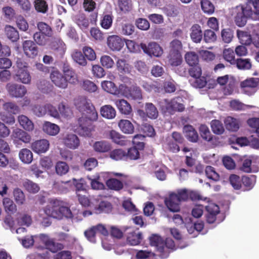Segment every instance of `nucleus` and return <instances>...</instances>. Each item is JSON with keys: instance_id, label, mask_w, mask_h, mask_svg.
<instances>
[{"instance_id": "obj_1", "label": "nucleus", "mask_w": 259, "mask_h": 259, "mask_svg": "<svg viewBox=\"0 0 259 259\" xmlns=\"http://www.w3.org/2000/svg\"><path fill=\"white\" fill-rule=\"evenodd\" d=\"M64 204V202L62 200L52 199L50 201V205L44 208V212L47 216L58 220L64 218L72 219L73 215L70 209Z\"/></svg>"}, {"instance_id": "obj_2", "label": "nucleus", "mask_w": 259, "mask_h": 259, "mask_svg": "<svg viewBox=\"0 0 259 259\" xmlns=\"http://www.w3.org/2000/svg\"><path fill=\"white\" fill-rule=\"evenodd\" d=\"M74 105L76 108L83 114H90L92 120H97L98 113L95 107L89 100L84 97H79L74 100Z\"/></svg>"}, {"instance_id": "obj_3", "label": "nucleus", "mask_w": 259, "mask_h": 259, "mask_svg": "<svg viewBox=\"0 0 259 259\" xmlns=\"http://www.w3.org/2000/svg\"><path fill=\"white\" fill-rule=\"evenodd\" d=\"M232 13L236 25L243 27L246 24L247 19L252 15V11L247 7L239 5L233 9Z\"/></svg>"}, {"instance_id": "obj_4", "label": "nucleus", "mask_w": 259, "mask_h": 259, "mask_svg": "<svg viewBox=\"0 0 259 259\" xmlns=\"http://www.w3.org/2000/svg\"><path fill=\"white\" fill-rule=\"evenodd\" d=\"M97 120H92L90 118V114L85 115L79 118L78 119V126L76 128L78 134L84 137H91V133L94 130V125L93 121Z\"/></svg>"}, {"instance_id": "obj_5", "label": "nucleus", "mask_w": 259, "mask_h": 259, "mask_svg": "<svg viewBox=\"0 0 259 259\" xmlns=\"http://www.w3.org/2000/svg\"><path fill=\"white\" fill-rule=\"evenodd\" d=\"M205 218L207 223L213 224L220 223L224 219L223 214L220 212L219 205L214 203H209L205 207Z\"/></svg>"}, {"instance_id": "obj_6", "label": "nucleus", "mask_w": 259, "mask_h": 259, "mask_svg": "<svg viewBox=\"0 0 259 259\" xmlns=\"http://www.w3.org/2000/svg\"><path fill=\"white\" fill-rule=\"evenodd\" d=\"M140 46L143 52L150 57H159L163 53L162 47L156 42H150L148 44L141 43Z\"/></svg>"}, {"instance_id": "obj_7", "label": "nucleus", "mask_w": 259, "mask_h": 259, "mask_svg": "<svg viewBox=\"0 0 259 259\" xmlns=\"http://www.w3.org/2000/svg\"><path fill=\"white\" fill-rule=\"evenodd\" d=\"M96 202L94 203L93 206V211L97 214L105 212L109 213L111 211L112 206L108 201H100V199L98 196L96 197Z\"/></svg>"}, {"instance_id": "obj_8", "label": "nucleus", "mask_w": 259, "mask_h": 259, "mask_svg": "<svg viewBox=\"0 0 259 259\" xmlns=\"http://www.w3.org/2000/svg\"><path fill=\"white\" fill-rule=\"evenodd\" d=\"M107 45L110 50L119 51L124 46L123 40L117 35H109L107 39Z\"/></svg>"}, {"instance_id": "obj_9", "label": "nucleus", "mask_w": 259, "mask_h": 259, "mask_svg": "<svg viewBox=\"0 0 259 259\" xmlns=\"http://www.w3.org/2000/svg\"><path fill=\"white\" fill-rule=\"evenodd\" d=\"M22 48L24 54L29 58H34L38 54V48L35 43L32 40L24 41Z\"/></svg>"}, {"instance_id": "obj_10", "label": "nucleus", "mask_w": 259, "mask_h": 259, "mask_svg": "<svg viewBox=\"0 0 259 259\" xmlns=\"http://www.w3.org/2000/svg\"><path fill=\"white\" fill-rule=\"evenodd\" d=\"M50 78L54 84L58 88L65 89L68 84L64 75L58 70L52 71L50 74Z\"/></svg>"}, {"instance_id": "obj_11", "label": "nucleus", "mask_w": 259, "mask_h": 259, "mask_svg": "<svg viewBox=\"0 0 259 259\" xmlns=\"http://www.w3.org/2000/svg\"><path fill=\"white\" fill-rule=\"evenodd\" d=\"M241 88L245 91L250 90L254 93L259 89V78L251 77L242 81L240 83Z\"/></svg>"}, {"instance_id": "obj_12", "label": "nucleus", "mask_w": 259, "mask_h": 259, "mask_svg": "<svg viewBox=\"0 0 259 259\" xmlns=\"http://www.w3.org/2000/svg\"><path fill=\"white\" fill-rule=\"evenodd\" d=\"M7 88L9 94L14 97L21 98L27 93L25 87L21 84H8Z\"/></svg>"}, {"instance_id": "obj_13", "label": "nucleus", "mask_w": 259, "mask_h": 259, "mask_svg": "<svg viewBox=\"0 0 259 259\" xmlns=\"http://www.w3.org/2000/svg\"><path fill=\"white\" fill-rule=\"evenodd\" d=\"M182 101V98L179 97L172 99L167 104V110L170 113L183 111L185 110V106L183 104L181 103Z\"/></svg>"}, {"instance_id": "obj_14", "label": "nucleus", "mask_w": 259, "mask_h": 259, "mask_svg": "<svg viewBox=\"0 0 259 259\" xmlns=\"http://www.w3.org/2000/svg\"><path fill=\"white\" fill-rule=\"evenodd\" d=\"M126 89L124 95L127 98L138 101L143 99L142 90L140 87L132 86L130 88H126Z\"/></svg>"}, {"instance_id": "obj_15", "label": "nucleus", "mask_w": 259, "mask_h": 259, "mask_svg": "<svg viewBox=\"0 0 259 259\" xmlns=\"http://www.w3.org/2000/svg\"><path fill=\"white\" fill-rule=\"evenodd\" d=\"M50 143L46 139L36 141L31 144L32 150L38 154L46 152L49 148Z\"/></svg>"}, {"instance_id": "obj_16", "label": "nucleus", "mask_w": 259, "mask_h": 259, "mask_svg": "<svg viewBox=\"0 0 259 259\" xmlns=\"http://www.w3.org/2000/svg\"><path fill=\"white\" fill-rule=\"evenodd\" d=\"M164 203L170 211L178 212L180 210V203L174 198V195L172 193L165 199Z\"/></svg>"}, {"instance_id": "obj_17", "label": "nucleus", "mask_w": 259, "mask_h": 259, "mask_svg": "<svg viewBox=\"0 0 259 259\" xmlns=\"http://www.w3.org/2000/svg\"><path fill=\"white\" fill-rule=\"evenodd\" d=\"M190 37L195 43H199L203 37V32L201 26L198 24H195L190 28Z\"/></svg>"}, {"instance_id": "obj_18", "label": "nucleus", "mask_w": 259, "mask_h": 259, "mask_svg": "<svg viewBox=\"0 0 259 259\" xmlns=\"http://www.w3.org/2000/svg\"><path fill=\"white\" fill-rule=\"evenodd\" d=\"M63 143L67 147L71 149H75L79 146L80 141L76 135L68 134L64 138Z\"/></svg>"}, {"instance_id": "obj_19", "label": "nucleus", "mask_w": 259, "mask_h": 259, "mask_svg": "<svg viewBox=\"0 0 259 259\" xmlns=\"http://www.w3.org/2000/svg\"><path fill=\"white\" fill-rule=\"evenodd\" d=\"M87 193H78L76 195L77 199L79 203L84 207H90L92 209L93 206H94V203L96 202L95 196H92L89 198L87 196Z\"/></svg>"}, {"instance_id": "obj_20", "label": "nucleus", "mask_w": 259, "mask_h": 259, "mask_svg": "<svg viewBox=\"0 0 259 259\" xmlns=\"http://www.w3.org/2000/svg\"><path fill=\"white\" fill-rule=\"evenodd\" d=\"M115 104L119 112L122 114L128 115L132 112L131 105L124 99H119L116 100Z\"/></svg>"}, {"instance_id": "obj_21", "label": "nucleus", "mask_w": 259, "mask_h": 259, "mask_svg": "<svg viewBox=\"0 0 259 259\" xmlns=\"http://www.w3.org/2000/svg\"><path fill=\"white\" fill-rule=\"evenodd\" d=\"M162 247L164 249L162 251H160V256L162 258H165L168 256L170 252V249L171 250L175 249V244L174 240L169 238H166L165 241H163Z\"/></svg>"}, {"instance_id": "obj_22", "label": "nucleus", "mask_w": 259, "mask_h": 259, "mask_svg": "<svg viewBox=\"0 0 259 259\" xmlns=\"http://www.w3.org/2000/svg\"><path fill=\"white\" fill-rule=\"evenodd\" d=\"M183 131L188 140L193 143H196L198 141V135L193 126L186 125L184 126Z\"/></svg>"}, {"instance_id": "obj_23", "label": "nucleus", "mask_w": 259, "mask_h": 259, "mask_svg": "<svg viewBox=\"0 0 259 259\" xmlns=\"http://www.w3.org/2000/svg\"><path fill=\"white\" fill-rule=\"evenodd\" d=\"M12 137L15 139H18L25 143H30L31 137L29 134L22 130L16 128L12 133Z\"/></svg>"}, {"instance_id": "obj_24", "label": "nucleus", "mask_w": 259, "mask_h": 259, "mask_svg": "<svg viewBox=\"0 0 259 259\" xmlns=\"http://www.w3.org/2000/svg\"><path fill=\"white\" fill-rule=\"evenodd\" d=\"M22 186L29 193L35 194L40 190V187L37 184L27 179L23 181Z\"/></svg>"}, {"instance_id": "obj_25", "label": "nucleus", "mask_w": 259, "mask_h": 259, "mask_svg": "<svg viewBox=\"0 0 259 259\" xmlns=\"http://www.w3.org/2000/svg\"><path fill=\"white\" fill-rule=\"evenodd\" d=\"M118 126L120 130L124 134H132L134 132V126L133 123L128 120L121 119L118 122Z\"/></svg>"}, {"instance_id": "obj_26", "label": "nucleus", "mask_w": 259, "mask_h": 259, "mask_svg": "<svg viewBox=\"0 0 259 259\" xmlns=\"http://www.w3.org/2000/svg\"><path fill=\"white\" fill-rule=\"evenodd\" d=\"M93 147L97 152L105 153L110 150L111 145L105 141H100L95 142Z\"/></svg>"}, {"instance_id": "obj_27", "label": "nucleus", "mask_w": 259, "mask_h": 259, "mask_svg": "<svg viewBox=\"0 0 259 259\" xmlns=\"http://www.w3.org/2000/svg\"><path fill=\"white\" fill-rule=\"evenodd\" d=\"M14 199L18 205L25 204L26 202V196L24 192L19 188L14 189L13 191Z\"/></svg>"}, {"instance_id": "obj_28", "label": "nucleus", "mask_w": 259, "mask_h": 259, "mask_svg": "<svg viewBox=\"0 0 259 259\" xmlns=\"http://www.w3.org/2000/svg\"><path fill=\"white\" fill-rule=\"evenodd\" d=\"M116 65L117 70L121 73H130L131 71V66L124 59H118Z\"/></svg>"}, {"instance_id": "obj_29", "label": "nucleus", "mask_w": 259, "mask_h": 259, "mask_svg": "<svg viewBox=\"0 0 259 259\" xmlns=\"http://www.w3.org/2000/svg\"><path fill=\"white\" fill-rule=\"evenodd\" d=\"M100 113L103 117L107 119H113L116 116L115 109L109 105L102 106L100 109Z\"/></svg>"}, {"instance_id": "obj_30", "label": "nucleus", "mask_w": 259, "mask_h": 259, "mask_svg": "<svg viewBox=\"0 0 259 259\" xmlns=\"http://www.w3.org/2000/svg\"><path fill=\"white\" fill-rule=\"evenodd\" d=\"M19 157L21 161L25 164L30 163L33 160V154L32 152L27 149H22L19 153Z\"/></svg>"}, {"instance_id": "obj_31", "label": "nucleus", "mask_w": 259, "mask_h": 259, "mask_svg": "<svg viewBox=\"0 0 259 259\" xmlns=\"http://www.w3.org/2000/svg\"><path fill=\"white\" fill-rule=\"evenodd\" d=\"M44 131L51 136H55L60 131L59 126L49 121H46L43 125Z\"/></svg>"}, {"instance_id": "obj_32", "label": "nucleus", "mask_w": 259, "mask_h": 259, "mask_svg": "<svg viewBox=\"0 0 259 259\" xmlns=\"http://www.w3.org/2000/svg\"><path fill=\"white\" fill-rule=\"evenodd\" d=\"M18 121L20 125L26 131H32L34 129L33 123L25 115H19Z\"/></svg>"}, {"instance_id": "obj_33", "label": "nucleus", "mask_w": 259, "mask_h": 259, "mask_svg": "<svg viewBox=\"0 0 259 259\" xmlns=\"http://www.w3.org/2000/svg\"><path fill=\"white\" fill-rule=\"evenodd\" d=\"M142 240V234L141 232H134L128 233L127 237V242L131 245H137L139 244Z\"/></svg>"}, {"instance_id": "obj_34", "label": "nucleus", "mask_w": 259, "mask_h": 259, "mask_svg": "<svg viewBox=\"0 0 259 259\" xmlns=\"http://www.w3.org/2000/svg\"><path fill=\"white\" fill-rule=\"evenodd\" d=\"M106 184L109 189L116 191H120L123 187L122 182L115 178L108 179L106 181Z\"/></svg>"}, {"instance_id": "obj_35", "label": "nucleus", "mask_w": 259, "mask_h": 259, "mask_svg": "<svg viewBox=\"0 0 259 259\" xmlns=\"http://www.w3.org/2000/svg\"><path fill=\"white\" fill-rule=\"evenodd\" d=\"M102 89L106 92L112 94L116 95L119 93V91L115 83L111 81L105 80L102 82Z\"/></svg>"}, {"instance_id": "obj_36", "label": "nucleus", "mask_w": 259, "mask_h": 259, "mask_svg": "<svg viewBox=\"0 0 259 259\" xmlns=\"http://www.w3.org/2000/svg\"><path fill=\"white\" fill-rule=\"evenodd\" d=\"M168 62L172 66H178L182 62V57L181 53L169 52L168 56Z\"/></svg>"}, {"instance_id": "obj_37", "label": "nucleus", "mask_w": 259, "mask_h": 259, "mask_svg": "<svg viewBox=\"0 0 259 259\" xmlns=\"http://www.w3.org/2000/svg\"><path fill=\"white\" fill-rule=\"evenodd\" d=\"M235 65L240 70H249L251 69L252 64L250 59L248 58H237L236 59Z\"/></svg>"}, {"instance_id": "obj_38", "label": "nucleus", "mask_w": 259, "mask_h": 259, "mask_svg": "<svg viewBox=\"0 0 259 259\" xmlns=\"http://www.w3.org/2000/svg\"><path fill=\"white\" fill-rule=\"evenodd\" d=\"M149 241L150 245L155 246L159 253L163 250L164 249L162 247L163 240L159 236L153 235L150 237Z\"/></svg>"}, {"instance_id": "obj_39", "label": "nucleus", "mask_w": 259, "mask_h": 259, "mask_svg": "<svg viewBox=\"0 0 259 259\" xmlns=\"http://www.w3.org/2000/svg\"><path fill=\"white\" fill-rule=\"evenodd\" d=\"M6 34L8 38L13 42L17 41L19 39L18 31L11 26H7L5 28Z\"/></svg>"}, {"instance_id": "obj_40", "label": "nucleus", "mask_w": 259, "mask_h": 259, "mask_svg": "<svg viewBox=\"0 0 259 259\" xmlns=\"http://www.w3.org/2000/svg\"><path fill=\"white\" fill-rule=\"evenodd\" d=\"M163 146L165 150L172 153H177L180 150L177 143L170 138L166 139Z\"/></svg>"}, {"instance_id": "obj_41", "label": "nucleus", "mask_w": 259, "mask_h": 259, "mask_svg": "<svg viewBox=\"0 0 259 259\" xmlns=\"http://www.w3.org/2000/svg\"><path fill=\"white\" fill-rule=\"evenodd\" d=\"M241 182L245 187L246 190L251 189L256 182V176L250 175L249 176H243L241 179Z\"/></svg>"}, {"instance_id": "obj_42", "label": "nucleus", "mask_w": 259, "mask_h": 259, "mask_svg": "<svg viewBox=\"0 0 259 259\" xmlns=\"http://www.w3.org/2000/svg\"><path fill=\"white\" fill-rule=\"evenodd\" d=\"M145 111L148 117L151 119H156L158 116L156 107L151 103H146Z\"/></svg>"}, {"instance_id": "obj_43", "label": "nucleus", "mask_w": 259, "mask_h": 259, "mask_svg": "<svg viewBox=\"0 0 259 259\" xmlns=\"http://www.w3.org/2000/svg\"><path fill=\"white\" fill-rule=\"evenodd\" d=\"M205 173L207 178L213 181H219L220 179L219 174L216 171L215 168L211 166H206L205 169Z\"/></svg>"}, {"instance_id": "obj_44", "label": "nucleus", "mask_w": 259, "mask_h": 259, "mask_svg": "<svg viewBox=\"0 0 259 259\" xmlns=\"http://www.w3.org/2000/svg\"><path fill=\"white\" fill-rule=\"evenodd\" d=\"M110 157L115 160H126L125 151L122 149H116L109 153Z\"/></svg>"}, {"instance_id": "obj_45", "label": "nucleus", "mask_w": 259, "mask_h": 259, "mask_svg": "<svg viewBox=\"0 0 259 259\" xmlns=\"http://www.w3.org/2000/svg\"><path fill=\"white\" fill-rule=\"evenodd\" d=\"M186 62L191 66L199 65V57L197 54L193 52H187L185 56Z\"/></svg>"}, {"instance_id": "obj_46", "label": "nucleus", "mask_w": 259, "mask_h": 259, "mask_svg": "<svg viewBox=\"0 0 259 259\" xmlns=\"http://www.w3.org/2000/svg\"><path fill=\"white\" fill-rule=\"evenodd\" d=\"M72 58L74 62L82 66L87 65V61L80 51H75L72 54Z\"/></svg>"}, {"instance_id": "obj_47", "label": "nucleus", "mask_w": 259, "mask_h": 259, "mask_svg": "<svg viewBox=\"0 0 259 259\" xmlns=\"http://www.w3.org/2000/svg\"><path fill=\"white\" fill-rule=\"evenodd\" d=\"M34 7L38 13L45 14L48 11V5L45 0H34Z\"/></svg>"}, {"instance_id": "obj_48", "label": "nucleus", "mask_w": 259, "mask_h": 259, "mask_svg": "<svg viewBox=\"0 0 259 259\" xmlns=\"http://www.w3.org/2000/svg\"><path fill=\"white\" fill-rule=\"evenodd\" d=\"M140 157V152L136 147H131L128 149L127 151H125L126 160H136L139 159Z\"/></svg>"}, {"instance_id": "obj_49", "label": "nucleus", "mask_w": 259, "mask_h": 259, "mask_svg": "<svg viewBox=\"0 0 259 259\" xmlns=\"http://www.w3.org/2000/svg\"><path fill=\"white\" fill-rule=\"evenodd\" d=\"M225 123L227 129L229 131H236L239 128L237 119L230 116L226 118Z\"/></svg>"}, {"instance_id": "obj_50", "label": "nucleus", "mask_w": 259, "mask_h": 259, "mask_svg": "<svg viewBox=\"0 0 259 259\" xmlns=\"http://www.w3.org/2000/svg\"><path fill=\"white\" fill-rule=\"evenodd\" d=\"M3 202L5 210L7 212L13 213L16 212L17 206L10 198H4Z\"/></svg>"}, {"instance_id": "obj_51", "label": "nucleus", "mask_w": 259, "mask_h": 259, "mask_svg": "<svg viewBox=\"0 0 259 259\" xmlns=\"http://www.w3.org/2000/svg\"><path fill=\"white\" fill-rule=\"evenodd\" d=\"M211 127L213 133L217 135H221L224 132V127L223 123L219 120H212L210 123Z\"/></svg>"}, {"instance_id": "obj_52", "label": "nucleus", "mask_w": 259, "mask_h": 259, "mask_svg": "<svg viewBox=\"0 0 259 259\" xmlns=\"http://www.w3.org/2000/svg\"><path fill=\"white\" fill-rule=\"evenodd\" d=\"M37 27L40 32L48 37H51L52 35L53 31L51 27L47 23L43 22H39L37 24Z\"/></svg>"}, {"instance_id": "obj_53", "label": "nucleus", "mask_w": 259, "mask_h": 259, "mask_svg": "<svg viewBox=\"0 0 259 259\" xmlns=\"http://www.w3.org/2000/svg\"><path fill=\"white\" fill-rule=\"evenodd\" d=\"M223 58L231 65H235L236 59L235 58V53L233 49L231 48L226 49L223 53Z\"/></svg>"}, {"instance_id": "obj_54", "label": "nucleus", "mask_w": 259, "mask_h": 259, "mask_svg": "<svg viewBox=\"0 0 259 259\" xmlns=\"http://www.w3.org/2000/svg\"><path fill=\"white\" fill-rule=\"evenodd\" d=\"M117 3L120 10L125 13L131 11L133 9L132 0H118Z\"/></svg>"}, {"instance_id": "obj_55", "label": "nucleus", "mask_w": 259, "mask_h": 259, "mask_svg": "<svg viewBox=\"0 0 259 259\" xmlns=\"http://www.w3.org/2000/svg\"><path fill=\"white\" fill-rule=\"evenodd\" d=\"M201 7L204 13L210 15L214 12V6L209 0H201Z\"/></svg>"}, {"instance_id": "obj_56", "label": "nucleus", "mask_w": 259, "mask_h": 259, "mask_svg": "<svg viewBox=\"0 0 259 259\" xmlns=\"http://www.w3.org/2000/svg\"><path fill=\"white\" fill-rule=\"evenodd\" d=\"M76 23L81 29H87L89 26V19L83 14L76 16Z\"/></svg>"}, {"instance_id": "obj_57", "label": "nucleus", "mask_w": 259, "mask_h": 259, "mask_svg": "<svg viewBox=\"0 0 259 259\" xmlns=\"http://www.w3.org/2000/svg\"><path fill=\"white\" fill-rule=\"evenodd\" d=\"M237 36L239 39L240 42L244 45H249L252 41L251 35L246 32L238 30Z\"/></svg>"}, {"instance_id": "obj_58", "label": "nucleus", "mask_w": 259, "mask_h": 259, "mask_svg": "<svg viewBox=\"0 0 259 259\" xmlns=\"http://www.w3.org/2000/svg\"><path fill=\"white\" fill-rule=\"evenodd\" d=\"M69 169L68 164L63 161L57 162L55 166L56 172L60 176L65 175L68 171Z\"/></svg>"}, {"instance_id": "obj_59", "label": "nucleus", "mask_w": 259, "mask_h": 259, "mask_svg": "<svg viewBox=\"0 0 259 259\" xmlns=\"http://www.w3.org/2000/svg\"><path fill=\"white\" fill-rule=\"evenodd\" d=\"M46 108V104L45 105L35 104L32 106L31 111L36 116L42 117L47 113Z\"/></svg>"}, {"instance_id": "obj_60", "label": "nucleus", "mask_w": 259, "mask_h": 259, "mask_svg": "<svg viewBox=\"0 0 259 259\" xmlns=\"http://www.w3.org/2000/svg\"><path fill=\"white\" fill-rule=\"evenodd\" d=\"M17 76L18 79L23 83L28 84L30 82L31 76L27 70L18 71Z\"/></svg>"}, {"instance_id": "obj_61", "label": "nucleus", "mask_w": 259, "mask_h": 259, "mask_svg": "<svg viewBox=\"0 0 259 259\" xmlns=\"http://www.w3.org/2000/svg\"><path fill=\"white\" fill-rule=\"evenodd\" d=\"M46 248L52 252L56 253L63 249L64 245L62 243L55 242L54 239L51 238Z\"/></svg>"}, {"instance_id": "obj_62", "label": "nucleus", "mask_w": 259, "mask_h": 259, "mask_svg": "<svg viewBox=\"0 0 259 259\" xmlns=\"http://www.w3.org/2000/svg\"><path fill=\"white\" fill-rule=\"evenodd\" d=\"M100 63L102 66L106 69L111 68L114 65V62L112 58L106 55L101 56Z\"/></svg>"}, {"instance_id": "obj_63", "label": "nucleus", "mask_w": 259, "mask_h": 259, "mask_svg": "<svg viewBox=\"0 0 259 259\" xmlns=\"http://www.w3.org/2000/svg\"><path fill=\"white\" fill-rule=\"evenodd\" d=\"M174 195V198L177 199L180 203L189 200L188 190L186 189L178 190L177 193H171Z\"/></svg>"}, {"instance_id": "obj_64", "label": "nucleus", "mask_w": 259, "mask_h": 259, "mask_svg": "<svg viewBox=\"0 0 259 259\" xmlns=\"http://www.w3.org/2000/svg\"><path fill=\"white\" fill-rule=\"evenodd\" d=\"M193 80H190L192 85L196 88L201 89L204 88L206 83V79L204 77H196Z\"/></svg>"}]
</instances>
